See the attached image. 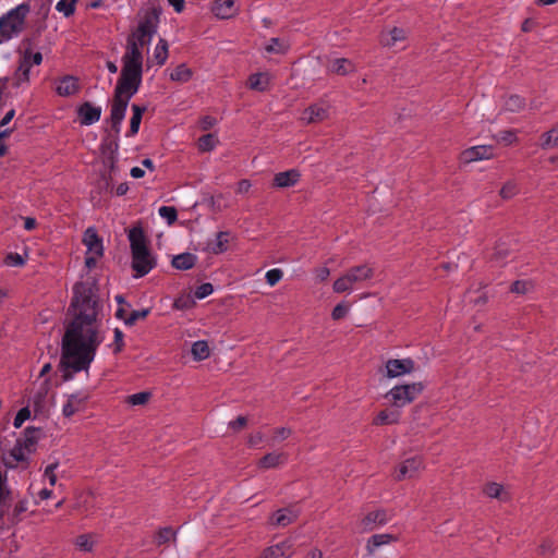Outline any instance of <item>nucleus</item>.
<instances>
[{
	"label": "nucleus",
	"mask_w": 558,
	"mask_h": 558,
	"mask_svg": "<svg viewBox=\"0 0 558 558\" xmlns=\"http://www.w3.org/2000/svg\"><path fill=\"white\" fill-rule=\"evenodd\" d=\"M101 307L95 280L74 284L69 307L73 318L66 325L61 341L63 364H68L74 371H88L104 340L101 320L98 318Z\"/></svg>",
	"instance_id": "1"
},
{
	"label": "nucleus",
	"mask_w": 558,
	"mask_h": 558,
	"mask_svg": "<svg viewBox=\"0 0 558 558\" xmlns=\"http://www.w3.org/2000/svg\"><path fill=\"white\" fill-rule=\"evenodd\" d=\"M129 241L132 253V269L134 277L146 276L156 266V259L148 248V242L142 227H133L129 231Z\"/></svg>",
	"instance_id": "2"
},
{
	"label": "nucleus",
	"mask_w": 558,
	"mask_h": 558,
	"mask_svg": "<svg viewBox=\"0 0 558 558\" xmlns=\"http://www.w3.org/2000/svg\"><path fill=\"white\" fill-rule=\"evenodd\" d=\"M29 10L28 3H21L0 17V36L2 39L9 40L23 31Z\"/></svg>",
	"instance_id": "3"
},
{
	"label": "nucleus",
	"mask_w": 558,
	"mask_h": 558,
	"mask_svg": "<svg viewBox=\"0 0 558 558\" xmlns=\"http://www.w3.org/2000/svg\"><path fill=\"white\" fill-rule=\"evenodd\" d=\"M143 65L123 63L114 93L131 98L141 86Z\"/></svg>",
	"instance_id": "4"
},
{
	"label": "nucleus",
	"mask_w": 558,
	"mask_h": 558,
	"mask_svg": "<svg viewBox=\"0 0 558 558\" xmlns=\"http://www.w3.org/2000/svg\"><path fill=\"white\" fill-rule=\"evenodd\" d=\"M374 269L368 265H359L351 267L343 276L333 282V291L336 293H343L351 291L353 286L362 281L373 278Z\"/></svg>",
	"instance_id": "5"
},
{
	"label": "nucleus",
	"mask_w": 558,
	"mask_h": 558,
	"mask_svg": "<svg viewBox=\"0 0 558 558\" xmlns=\"http://www.w3.org/2000/svg\"><path fill=\"white\" fill-rule=\"evenodd\" d=\"M424 390L423 383H412L396 386L390 389L385 398L396 408H402L413 402Z\"/></svg>",
	"instance_id": "6"
},
{
	"label": "nucleus",
	"mask_w": 558,
	"mask_h": 558,
	"mask_svg": "<svg viewBox=\"0 0 558 558\" xmlns=\"http://www.w3.org/2000/svg\"><path fill=\"white\" fill-rule=\"evenodd\" d=\"M41 61L43 54L40 52H33L31 49H26L15 72V85L19 86L21 82H27L29 80V70L32 65H39Z\"/></svg>",
	"instance_id": "7"
},
{
	"label": "nucleus",
	"mask_w": 558,
	"mask_h": 558,
	"mask_svg": "<svg viewBox=\"0 0 558 558\" xmlns=\"http://www.w3.org/2000/svg\"><path fill=\"white\" fill-rule=\"evenodd\" d=\"M130 99L131 98L116 93L113 95L109 122L114 134H119L120 132V126L125 117V111Z\"/></svg>",
	"instance_id": "8"
},
{
	"label": "nucleus",
	"mask_w": 558,
	"mask_h": 558,
	"mask_svg": "<svg viewBox=\"0 0 558 558\" xmlns=\"http://www.w3.org/2000/svg\"><path fill=\"white\" fill-rule=\"evenodd\" d=\"M387 377L395 378L415 371V363L411 359H390L386 362Z\"/></svg>",
	"instance_id": "9"
},
{
	"label": "nucleus",
	"mask_w": 558,
	"mask_h": 558,
	"mask_svg": "<svg viewBox=\"0 0 558 558\" xmlns=\"http://www.w3.org/2000/svg\"><path fill=\"white\" fill-rule=\"evenodd\" d=\"M493 156H494L493 146L480 145V146H473L468 149H464L460 154V159L464 163H470V162L482 160V159H489Z\"/></svg>",
	"instance_id": "10"
},
{
	"label": "nucleus",
	"mask_w": 558,
	"mask_h": 558,
	"mask_svg": "<svg viewBox=\"0 0 558 558\" xmlns=\"http://www.w3.org/2000/svg\"><path fill=\"white\" fill-rule=\"evenodd\" d=\"M329 117V108L323 104H314L303 110L301 120L306 124L322 122Z\"/></svg>",
	"instance_id": "11"
},
{
	"label": "nucleus",
	"mask_w": 558,
	"mask_h": 558,
	"mask_svg": "<svg viewBox=\"0 0 558 558\" xmlns=\"http://www.w3.org/2000/svg\"><path fill=\"white\" fill-rule=\"evenodd\" d=\"M300 511L295 507H287L277 510L270 518V524L275 526L284 527L296 521Z\"/></svg>",
	"instance_id": "12"
},
{
	"label": "nucleus",
	"mask_w": 558,
	"mask_h": 558,
	"mask_svg": "<svg viewBox=\"0 0 558 558\" xmlns=\"http://www.w3.org/2000/svg\"><path fill=\"white\" fill-rule=\"evenodd\" d=\"M77 116L82 125H90L99 121L101 108L94 106L89 101H85L77 108Z\"/></svg>",
	"instance_id": "13"
},
{
	"label": "nucleus",
	"mask_w": 558,
	"mask_h": 558,
	"mask_svg": "<svg viewBox=\"0 0 558 558\" xmlns=\"http://www.w3.org/2000/svg\"><path fill=\"white\" fill-rule=\"evenodd\" d=\"M83 243L87 246L88 253L101 257L104 254L102 240L94 228H88L84 232Z\"/></svg>",
	"instance_id": "14"
},
{
	"label": "nucleus",
	"mask_w": 558,
	"mask_h": 558,
	"mask_svg": "<svg viewBox=\"0 0 558 558\" xmlns=\"http://www.w3.org/2000/svg\"><path fill=\"white\" fill-rule=\"evenodd\" d=\"M388 517L384 509L368 512L360 522L362 531H373L377 525L387 523Z\"/></svg>",
	"instance_id": "15"
},
{
	"label": "nucleus",
	"mask_w": 558,
	"mask_h": 558,
	"mask_svg": "<svg viewBox=\"0 0 558 558\" xmlns=\"http://www.w3.org/2000/svg\"><path fill=\"white\" fill-rule=\"evenodd\" d=\"M43 434L41 428L29 426L25 428L23 437L17 438L16 441L26 449L27 453H32L35 451V446Z\"/></svg>",
	"instance_id": "16"
},
{
	"label": "nucleus",
	"mask_w": 558,
	"mask_h": 558,
	"mask_svg": "<svg viewBox=\"0 0 558 558\" xmlns=\"http://www.w3.org/2000/svg\"><path fill=\"white\" fill-rule=\"evenodd\" d=\"M423 466V462L420 458H410L407 459L399 468L398 473L396 475L397 481H402L404 478H411L416 475L420 469Z\"/></svg>",
	"instance_id": "17"
},
{
	"label": "nucleus",
	"mask_w": 558,
	"mask_h": 558,
	"mask_svg": "<svg viewBox=\"0 0 558 558\" xmlns=\"http://www.w3.org/2000/svg\"><path fill=\"white\" fill-rule=\"evenodd\" d=\"M159 13L160 11L156 8L147 11L144 19L140 22L136 31H140L142 35L146 33L153 36L156 33Z\"/></svg>",
	"instance_id": "18"
},
{
	"label": "nucleus",
	"mask_w": 558,
	"mask_h": 558,
	"mask_svg": "<svg viewBox=\"0 0 558 558\" xmlns=\"http://www.w3.org/2000/svg\"><path fill=\"white\" fill-rule=\"evenodd\" d=\"M396 541H398V537L392 534H374L366 542V555L372 557L378 547Z\"/></svg>",
	"instance_id": "19"
},
{
	"label": "nucleus",
	"mask_w": 558,
	"mask_h": 558,
	"mask_svg": "<svg viewBox=\"0 0 558 558\" xmlns=\"http://www.w3.org/2000/svg\"><path fill=\"white\" fill-rule=\"evenodd\" d=\"M300 177L301 174L296 169L279 172L275 174L272 185L276 187H290L299 182Z\"/></svg>",
	"instance_id": "20"
},
{
	"label": "nucleus",
	"mask_w": 558,
	"mask_h": 558,
	"mask_svg": "<svg viewBox=\"0 0 558 558\" xmlns=\"http://www.w3.org/2000/svg\"><path fill=\"white\" fill-rule=\"evenodd\" d=\"M134 38H128L126 51L122 57V63L143 65V53Z\"/></svg>",
	"instance_id": "21"
},
{
	"label": "nucleus",
	"mask_w": 558,
	"mask_h": 558,
	"mask_svg": "<svg viewBox=\"0 0 558 558\" xmlns=\"http://www.w3.org/2000/svg\"><path fill=\"white\" fill-rule=\"evenodd\" d=\"M87 396H81L80 393H73L69 396L66 403L63 405L62 414L65 417H71L75 413L83 410Z\"/></svg>",
	"instance_id": "22"
},
{
	"label": "nucleus",
	"mask_w": 558,
	"mask_h": 558,
	"mask_svg": "<svg viewBox=\"0 0 558 558\" xmlns=\"http://www.w3.org/2000/svg\"><path fill=\"white\" fill-rule=\"evenodd\" d=\"M292 555V545L290 542L284 541L275 546L266 548L262 558H290Z\"/></svg>",
	"instance_id": "23"
},
{
	"label": "nucleus",
	"mask_w": 558,
	"mask_h": 558,
	"mask_svg": "<svg viewBox=\"0 0 558 558\" xmlns=\"http://www.w3.org/2000/svg\"><path fill=\"white\" fill-rule=\"evenodd\" d=\"M287 459L288 454L284 452H270L260 458L257 465L259 469L268 470L284 463Z\"/></svg>",
	"instance_id": "24"
},
{
	"label": "nucleus",
	"mask_w": 558,
	"mask_h": 558,
	"mask_svg": "<svg viewBox=\"0 0 558 558\" xmlns=\"http://www.w3.org/2000/svg\"><path fill=\"white\" fill-rule=\"evenodd\" d=\"M213 12L219 19L232 17L235 14L234 0H216Z\"/></svg>",
	"instance_id": "25"
},
{
	"label": "nucleus",
	"mask_w": 558,
	"mask_h": 558,
	"mask_svg": "<svg viewBox=\"0 0 558 558\" xmlns=\"http://www.w3.org/2000/svg\"><path fill=\"white\" fill-rule=\"evenodd\" d=\"M230 233L220 231L216 234V239L207 243V251L213 254H221L228 248Z\"/></svg>",
	"instance_id": "26"
},
{
	"label": "nucleus",
	"mask_w": 558,
	"mask_h": 558,
	"mask_svg": "<svg viewBox=\"0 0 558 558\" xmlns=\"http://www.w3.org/2000/svg\"><path fill=\"white\" fill-rule=\"evenodd\" d=\"M80 89L77 80L73 76H64L58 84L56 92L58 95L68 97L76 94Z\"/></svg>",
	"instance_id": "27"
},
{
	"label": "nucleus",
	"mask_w": 558,
	"mask_h": 558,
	"mask_svg": "<svg viewBox=\"0 0 558 558\" xmlns=\"http://www.w3.org/2000/svg\"><path fill=\"white\" fill-rule=\"evenodd\" d=\"M328 71L338 75H347L354 71V64L347 58H339L330 61Z\"/></svg>",
	"instance_id": "28"
},
{
	"label": "nucleus",
	"mask_w": 558,
	"mask_h": 558,
	"mask_svg": "<svg viewBox=\"0 0 558 558\" xmlns=\"http://www.w3.org/2000/svg\"><path fill=\"white\" fill-rule=\"evenodd\" d=\"M196 260V255L192 253H182L172 258L171 265L175 269L189 270L195 266Z\"/></svg>",
	"instance_id": "29"
},
{
	"label": "nucleus",
	"mask_w": 558,
	"mask_h": 558,
	"mask_svg": "<svg viewBox=\"0 0 558 558\" xmlns=\"http://www.w3.org/2000/svg\"><path fill=\"white\" fill-rule=\"evenodd\" d=\"M400 420V412L398 410H383L374 418V425H391L397 424Z\"/></svg>",
	"instance_id": "30"
},
{
	"label": "nucleus",
	"mask_w": 558,
	"mask_h": 558,
	"mask_svg": "<svg viewBox=\"0 0 558 558\" xmlns=\"http://www.w3.org/2000/svg\"><path fill=\"white\" fill-rule=\"evenodd\" d=\"M118 134L114 135V137H111L110 134L107 135V137L104 140L101 144V148L104 153H109L110 156L108 157V161L110 163V170L113 171L116 168V159H114V153L119 148V144L117 141Z\"/></svg>",
	"instance_id": "31"
},
{
	"label": "nucleus",
	"mask_w": 558,
	"mask_h": 558,
	"mask_svg": "<svg viewBox=\"0 0 558 558\" xmlns=\"http://www.w3.org/2000/svg\"><path fill=\"white\" fill-rule=\"evenodd\" d=\"M132 111H133V116L130 121V131H129L130 136L137 134L143 114L146 111V107H142L136 104H133Z\"/></svg>",
	"instance_id": "32"
},
{
	"label": "nucleus",
	"mask_w": 558,
	"mask_h": 558,
	"mask_svg": "<svg viewBox=\"0 0 558 558\" xmlns=\"http://www.w3.org/2000/svg\"><path fill=\"white\" fill-rule=\"evenodd\" d=\"M248 86L251 89L264 92L268 87V76L264 73H255L248 77Z\"/></svg>",
	"instance_id": "33"
},
{
	"label": "nucleus",
	"mask_w": 558,
	"mask_h": 558,
	"mask_svg": "<svg viewBox=\"0 0 558 558\" xmlns=\"http://www.w3.org/2000/svg\"><path fill=\"white\" fill-rule=\"evenodd\" d=\"M525 107V100L519 95H510L504 104V110L509 112H519Z\"/></svg>",
	"instance_id": "34"
},
{
	"label": "nucleus",
	"mask_w": 558,
	"mask_h": 558,
	"mask_svg": "<svg viewBox=\"0 0 558 558\" xmlns=\"http://www.w3.org/2000/svg\"><path fill=\"white\" fill-rule=\"evenodd\" d=\"M404 38L405 32L402 28L393 27L388 34L381 36V44L391 47Z\"/></svg>",
	"instance_id": "35"
},
{
	"label": "nucleus",
	"mask_w": 558,
	"mask_h": 558,
	"mask_svg": "<svg viewBox=\"0 0 558 558\" xmlns=\"http://www.w3.org/2000/svg\"><path fill=\"white\" fill-rule=\"evenodd\" d=\"M191 353L196 361H203L209 356L208 343L204 340H199L193 343Z\"/></svg>",
	"instance_id": "36"
},
{
	"label": "nucleus",
	"mask_w": 558,
	"mask_h": 558,
	"mask_svg": "<svg viewBox=\"0 0 558 558\" xmlns=\"http://www.w3.org/2000/svg\"><path fill=\"white\" fill-rule=\"evenodd\" d=\"M192 76V71L185 65H178L170 74V78L177 82H187Z\"/></svg>",
	"instance_id": "37"
},
{
	"label": "nucleus",
	"mask_w": 558,
	"mask_h": 558,
	"mask_svg": "<svg viewBox=\"0 0 558 558\" xmlns=\"http://www.w3.org/2000/svg\"><path fill=\"white\" fill-rule=\"evenodd\" d=\"M175 534L177 533L172 527H170V526L162 527L157 532L156 537H155V543L158 546H160V545L168 543L170 539L175 541Z\"/></svg>",
	"instance_id": "38"
},
{
	"label": "nucleus",
	"mask_w": 558,
	"mask_h": 558,
	"mask_svg": "<svg viewBox=\"0 0 558 558\" xmlns=\"http://www.w3.org/2000/svg\"><path fill=\"white\" fill-rule=\"evenodd\" d=\"M154 58L157 64H165L168 58V43L165 39H160L158 45L156 46Z\"/></svg>",
	"instance_id": "39"
},
{
	"label": "nucleus",
	"mask_w": 558,
	"mask_h": 558,
	"mask_svg": "<svg viewBox=\"0 0 558 558\" xmlns=\"http://www.w3.org/2000/svg\"><path fill=\"white\" fill-rule=\"evenodd\" d=\"M217 143V137L214 134L208 133L199 137L198 148L202 151H210L216 147Z\"/></svg>",
	"instance_id": "40"
},
{
	"label": "nucleus",
	"mask_w": 558,
	"mask_h": 558,
	"mask_svg": "<svg viewBox=\"0 0 558 558\" xmlns=\"http://www.w3.org/2000/svg\"><path fill=\"white\" fill-rule=\"evenodd\" d=\"M76 2H77V0H60L57 3L56 9L59 12H62L64 14V16L69 17L74 14Z\"/></svg>",
	"instance_id": "41"
},
{
	"label": "nucleus",
	"mask_w": 558,
	"mask_h": 558,
	"mask_svg": "<svg viewBox=\"0 0 558 558\" xmlns=\"http://www.w3.org/2000/svg\"><path fill=\"white\" fill-rule=\"evenodd\" d=\"M151 397V393L148 391H142L128 397V403L132 405H143L146 404Z\"/></svg>",
	"instance_id": "42"
},
{
	"label": "nucleus",
	"mask_w": 558,
	"mask_h": 558,
	"mask_svg": "<svg viewBox=\"0 0 558 558\" xmlns=\"http://www.w3.org/2000/svg\"><path fill=\"white\" fill-rule=\"evenodd\" d=\"M504 488L500 484L489 483L485 486L484 493L490 498H498L504 500L505 496L502 494Z\"/></svg>",
	"instance_id": "43"
},
{
	"label": "nucleus",
	"mask_w": 558,
	"mask_h": 558,
	"mask_svg": "<svg viewBox=\"0 0 558 558\" xmlns=\"http://www.w3.org/2000/svg\"><path fill=\"white\" fill-rule=\"evenodd\" d=\"M532 289H533V283L531 281H525V280H517L510 287V291L512 293H517V294H525L529 291H531Z\"/></svg>",
	"instance_id": "44"
},
{
	"label": "nucleus",
	"mask_w": 558,
	"mask_h": 558,
	"mask_svg": "<svg viewBox=\"0 0 558 558\" xmlns=\"http://www.w3.org/2000/svg\"><path fill=\"white\" fill-rule=\"evenodd\" d=\"M558 133V128H553L550 131L543 134V148L557 147L558 146V136L554 137V134Z\"/></svg>",
	"instance_id": "45"
},
{
	"label": "nucleus",
	"mask_w": 558,
	"mask_h": 558,
	"mask_svg": "<svg viewBox=\"0 0 558 558\" xmlns=\"http://www.w3.org/2000/svg\"><path fill=\"white\" fill-rule=\"evenodd\" d=\"M150 313L149 308H144L141 311H133L125 319L124 323L128 326H133L136 324L140 319H145L148 314Z\"/></svg>",
	"instance_id": "46"
},
{
	"label": "nucleus",
	"mask_w": 558,
	"mask_h": 558,
	"mask_svg": "<svg viewBox=\"0 0 558 558\" xmlns=\"http://www.w3.org/2000/svg\"><path fill=\"white\" fill-rule=\"evenodd\" d=\"M518 193V186L515 184V182L513 181H508L507 183L504 184V186L501 187L500 192H499V195L501 196V198L504 199H510L512 198L515 194Z\"/></svg>",
	"instance_id": "47"
},
{
	"label": "nucleus",
	"mask_w": 558,
	"mask_h": 558,
	"mask_svg": "<svg viewBox=\"0 0 558 558\" xmlns=\"http://www.w3.org/2000/svg\"><path fill=\"white\" fill-rule=\"evenodd\" d=\"M159 215L165 218L169 225L173 223L178 219V211L172 206H161L159 208Z\"/></svg>",
	"instance_id": "48"
},
{
	"label": "nucleus",
	"mask_w": 558,
	"mask_h": 558,
	"mask_svg": "<svg viewBox=\"0 0 558 558\" xmlns=\"http://www.w3.org/2000/svg\"><path fill=\"white\" fill-rule=\"evenodd\" d=\"M27 452L26 449L16 441L13 449L10 451V456L16 461V462H23L27 460Z\"/></svg>",
	"instance_id": "49"
},
{
	"label": "nucleus",
	"mask_w": 558,
	"mask_h": 558,
	"mask_svg": "<svg viewBox=\"0 0 558 558\" xmlns=\"http://www.w3.org/2000/svg\"><path fill=\"white\" fill-rule=\"evenodd\" d=\"M349 308H350V306L347 303L341 302V303L337 304L331 312L332 319L340 320V319L344 318L347 316V314L349 313Z\"/></svg>",
	"instance_id": "50"
},
{
	"label": "nucleus",
	"mask_w": 558,
	"mask_h": 558,
	"mask_svg": "<svg viewBox=\"0 0 558 558\" xmlns=\"http://www.w3.org/2000/svg\"><path fill=\"white\" fill-rule=\"evenodd\" d=\"M151 37V35L146 33L142 36V33L135 29L132 34L129 35L128 38H134L133 40L137 44L140 48H142L150 43Z\"/></svg>",
	"instance_id": "51"
},
{
	"label": "nucleus",
	"mask_w": 558,
	"mask_h": 558,
	"mask_svg": "<svg viewBox=\"0 0 558 558\" xmlns=\"http://www.w3.org/2000/svg\"><path fill=\"white\" fill-rule=\"evenodd\" d=\"M63 351L61 350V359L59 367L62 372V379L63 381H69L73 378L74 373H78L80 371H74L71 366H68V364H63Z\"/></svg>",
	"instance_id": "52"
},
{
	"label": "nucleus",
	"mask_w": 558,
	"mask_h": 558,
	"mask_svg": "<svg viewBox=\"0 0 558 558\" xmlns=\"http://www.w3.org/2000/svg\"><path fill=\"white\" fill-rule=\"evenodd\" d=\"M31 417V411L27 407L22 408L14 417L13 425L15 428H20L23 423Z\"/></svg>",
	"instance_id": "53"
},
{
	"label": "nucleus",
	"mask_w": 558,
	"mask_h": 558,
	"mask_svg": "<svg viewBox=\"0 0 558 558\" xmlns=\"http://www.w3.org/2000/svg\"><path fill=\"white\" fill-rule=\"evenodd\" d=\"M4 263L8 266H23L25 264V259L17 253H9L5 256Z\"/></svg>",
	"instance_id": "54"
},
{
	"label": "nucleus",
	"mask_w": 558,
	"mask_h": 558,
	"mask_svg": "<svg viewBox=\"0 0 558 558\" xmlns=\"http://www.w3.org/2000/svg\"><path fill=\"white\" fill-rule=\"evenodd\" d=\"M292 434V430L288 427H279L274 430L272 442L281 441L287 439Z\"/></svg>",
	"instance_id": "55"
},
{
	"label": "nucleus",
	"mask_w": 558,
	"mask_h": 558,
	"mask_svg": "<svg viewBox=\"0 0 558 558\" xmlns=\"http://www.w3.org/2000/svg\"><path fill=\"white\" fill-rule=\"evenodd\" d=\"M214 291V287L211 283H203L195 290V296L197 299H204L208 295H210Z\"/></svg>",
	"instance_id": "56"
},
{
	"label": "nucleus",
	"mask_w": 558,
	"mask_h": 558,
	"mask_svg": "<svg viewBox=\"0 0 558 558\" xmlns=\"http://www.w3.org/2000/svg\"><path fill=\"white\" fill-rule=\"evenodd\" d=\"M27 510V501L26 500H20L12 512V519L14 522L20 521V515L24 513Z\"/></svg>",
	"instance_id": "57"
},
{
	"label": "nucleus",
	"mask_w": 558,
	"mask_h": 558,
	"mask_svg": "<svg viewBox=\"0 0 558 558\" xmlns=\"http://www.w3.org/2000/svg\"><path fill=\"white\" fill-rule=\"evenodd\" d=\"M282 278V271L280 269H271L266 272L267 283L275 286Z\"/></svg>",
	"instance_id": "58"
},
{
	"label": "nucleus",
	"mask_w": 558,
	"mask_h": 558,
	"mask_svg": "<svg viewBox=\"0 0 558 558\" xmlns=\"http://www.w3.org/2000/svg\"><path fill=\"white\" fill-rule=\"evenodd\" d=\"M247 424V418L245 416H238L234 421H231L229 423V428H231L233 432H240L243 429Z\"/></svg>",
	"instance_id": "59"
},
{
	"label": "nucleus",
	"mask_w": 558,
	"mask_h": 558,
	"mask_svg": "<svg viewBox=\"0 0 558 558\" xmlns=\"http://www.w3.org/2000/svg\"><path fill=\"white\" fill-rule=\"evenodd\" d=\"M124 341H123V332L119 329H114V350L113 352L120 353L123 350Z\"/></svg>",
	"instance_id": "60"
},
{
	"label": "nucleus",
	"mask_w": 558,
	"mask_h": 558,
	"mask_svg": "<svg viewBox=\"0 0 558 558\" xmlns=\"http://www.w3.org/2000/svg\"><path fill=\"white\" fill-rule=\"evenodd\" d=\"M76 545L85 551L92 550L93 543L89 541L87 535H80L76 541Z\"/></svg>",
	"instance_id": "61"
},
{
	"label": "nucleus",
	"mask_w": 558,
	"mask_h": 558,
	"mask_svg": "<svg viewBox=\"0 0 558 558\" xmlns=\"http://www.w3.org/2000/svg\"><path fill=\"white\" fill-rule=\"evenodd\" d=\"M541 555L553 554L555 551L554 543L550 539H544L538 547Z\"/></svg>",
	"instance_id": "62"
},
{
	"label": "nucleus",
	"mask_w": 558,
	"mask_h": 558,
	"mask_svg": "<svg viewBox=\"0 0 558 558\" xmlns=\"http://www.w3.org/2000/svg\"><path fill=\"white\" fill-rule=\"evenodd\" d=\"M199 123H201L202 130L207 131L215 126V124L217 123V120H216V118H214L211 116H205L201 119Z\"/></svg>",
	"instance_id": "63"
},
{
	"label": "nucleus",
	"mask_w": 558,
	"mask_h": 558,
	"mask_svg": "<svg viewBox=\"0 0 558 558\" xmlns=\"http://www.w3.org/2000/svg\"><path fill=\"white\" fill-rule=\"evenodd\" d=\"M48 387H49V379H45L43 385H41L40 390L35 396V403L36 404H39L44 400V398L47 395Z\"/></svg>",
	"instance_id": "64"
}]
</instances>
